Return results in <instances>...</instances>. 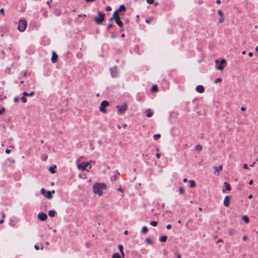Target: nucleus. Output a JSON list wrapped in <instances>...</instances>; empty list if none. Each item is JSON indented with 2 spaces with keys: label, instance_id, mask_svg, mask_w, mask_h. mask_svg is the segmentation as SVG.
I'll use <instances>...</instances> for the list:
<instances>
[{
  "label": "nucleus",
  "instance_id": "nucleus-2",
  "mask_svg": "<svg viewBox=\"0 0 258 258\" xmlns=\"http://www.w3.org/2000/svg\"><path fill=\"white\" fill-rule=\"evenodd\" d=\"M27 26V22L26 20L21 19L19 21L18 29L20 32H24Z\"/></svg>",
  "mask_w": 258,
  "mask_h": 258
},
{
  "label": "nucleus",
  "instance_id": "nucleus-23",
  "mask_svg": "<svg viewBox=\"0 0 258 258\" xmlns=\"http://www.w3.org/2000/svg\"><path fill=\"white\" fill-rule=\"evenodd\" d=\"M242 219L244 221V222L246 223H248L249 222V218L246 216H242L241 217Z\"/></svg>",
  "mask_w": 258,
  "mask_h": 258
},
{
  "label": "nucleus",
  "instance_id": "nucleus-17",
  "mask_svg": "<svg viewBox=\"0 0 258 258\" xmlns=\"http://www.w3.org/2000/svg\"><path fill=\"white\" fill-rule=\"evenodd\" d=\"M56 214V212L53 210H50L48 212V215L50 217H54Z\"/></svg>",
  "mask_w": 258,
  "mask_h": 258
},
{
  "label": "nucleus",
  "instance_id": "nucleus-21",
  "mask_svg": "<svg viewBox=\"0 0 258 258\" xmlns=\"http://www.w3.org/2000/svg\"><path fill=\"white\" fill-rule=\"evenodd\" d=\"M167 239V236H162V237H161L160 238L159 240L160 242H164L166 241Z\"/></svg>",
  "mask_w": 258,
  "mask_h": 258
},
{
  "label": "nucleus",
  "instance_id": "nucleus-15",
  "mask_svg": "<svg viewBox=\"0 0 258 258\" xmlns=\"http://www.w3.org/2000/svg\"><path fill=\"white\" fill-rule=\"evenodd\" d=\"M116 23L118 25L119 27H122L123 25V23L120 20V18H117L115 19Z\"/></svg>",
  "mask_w": 258,
  "mask_h": 258
},
{
  "label": "nucleus",
  "instance_id": "nucleus-18",
  "mask_svg": "<svg viewBox=\"0 0 258 258\" xmlns=\"http://www.w3.org/2000/svg\"><path fill=\"white\" fill-rule=\"evenodd\" d=\"M23 95L24 96H33L34 95V92H31L30 93H28L26 92H24Z\"/></svg>",
  "mask_w": 258,
  "mask_h": 258
},
{
  "label": "nucleus",
  "instance_id": "nucleus-1",
  "mask_svg": "<svg viewBox=\"0 0 258 258\" xmlns=\"http://www.w3.org/2000/svg\"><path fill=\"white\" fill-rule=\"evenodd\" d=\"M107 188L106 185L104 183H96L93 185V189L94 194L101 196L103 192V190Z\"/></svg>",
  "mask_w": 258,
  "mask_h": 258
},
{
  "label": "nucleus",
  "instance_id": "nucleus-40",
  "mask_svg": "<svg viewBox=\"0 0 258 258\" xmlns=\"http://www.w3.org/2000/svg\"><path fill=\"white\" fill-rule=\"evenodd\" d=\"M179 191L180 194H181V195L183 194L184 193V189H183V187H180L179 189Z\"/></svg>",
  "mask_w": 258,
  "mask_h": 258
},
{
  "label": "nucleus",
  "instance_id": "nucleus-22",
  "mask_svg": "<svg viewBox=\"0 0 258 258\" xmlns=\"http://www.w3.org/2000/svg\"><path fill=\"white\" fill-rule=\"evenodd\" d=\"M189 182L190 183V186L191 188L195 187L196 186V183L194 180H189Z\"/></svg>",
  "mask_w": 258,
  "mask_h": 258
},
{
  "label": "nucleus",
  "instance_id": "nucleus-30",
  "mask_svg": "<svg viewBox=\"0 0 258 258\" xmlns=\"http://www.w3.org/2000/svg\"><path fill=\"white\" fill-rule=\"evenodd\" d=\"M161 137L160 134H156L154 135L153 138L155 140H157L158 139H159Z\"/></svg>",
  "mask_w": 258,
  "mask_h": 258
},
{
  "label": "nucleus",
  "instance_id": "nucleus-54",
  "mask_svg": "<svg viewBox=\"0 0 258 258\" xmlns=\"http://www.w3.org/2000/svg\"><path fill=\"white\" fill-rule=\"evenodd\" d=\"M240 109H241V111H245L246 110V108L244 107H241Z\"/></svg>",
  "mask_w": 258,
  "mask_h": 258
},
{
  "label": "nucleus",
  "instance_id": "nucleus-56",
  "mask_svg": "<svg viewBox=\"0 0 258 258\" xmlns=\"http://www.w3.org/2000/svg\"><path fill=\"white\" fill-rule=\"evenodd\" d=\"M248 55L250 56V57H251L252 55H253V53L252 52H250L248 53Z\"/></svg>",
  "mask_w": 258,
  "mask_h": 258
},
{
  "label": "nucleus",
  "instance_id": "nucleus-3",
  "mask_svg": "<svg viewBox=\"0 0 258 258\" xmlns=\"http://www.w3.org/2000/svg\"><path fill=\"white\" fill-rule=\"evenodd\" d=\"M91 167L92 166L90 164V162L85 163L84 164H79L77 165L78 168L82 171H88V168L90 169L91 168Z\"/></svg>",
  "mask_w": 258,
  "mask_h": 258
},
{
  "label": "nucleus",
  "instance_id": "nucleus-42",
  "mask_svg": "<svg viewBox=\"0 0 258 258\" xmlns=\"http://www.w3.org/2000/svg\"><path fill=\"white\" fill-rule=\"evenodd\" d=\"M41 192L42 195H45L46 191L44 188H41Z\"/></svg>",
  "mask_w": 258,
  "mask_h": 258
},
{
  "label": "nucleus",
  "instance_id": "nucleus-64",
  "mask_svg": "<svg viewBox=\"0 0 258 258\" xmlns=\"http://www.w3.org/2000/svg\"><path fill=\"white\" fill-rule=\"evenodd\" d=\"M183 181L184 182H187V179H186V178H184V179H183Z\"/></svg>",
  "mask_w": 258,
  "mask_h": 258
},
{
  "label": "nucleus",
  "instance_id": "nucleus-25",
  "mask_svg": "<svg viewBox=\"0 0 258 258\" xmlns=\"http://www.w3.org/2000/svg\"><path fill=\"white\" fill-rule=\"evenodd\" d=\"M56 166H54L53 167H50L49 168V171L51 173H54L55 172L54 168H56Z\"/></svg>",
  "mask_w": 258,
  "mask_h": 258
},
{
  "label": "nucleus",
  "instance_id": "nucleus-33",
  "mask_svg": "<svg viewBox=\"0 0 258 258\" xmlns=\"http://www.w3.org/2000/svg\"><path fill=\"white\" fill-rule=\"evenodd\" d=\"M158 222L155 221H153L150 222V224L153 226H156L157 225Z\"/></svg>",
  "mask_w": 258,
  "mask_h": 258
},
{
  "label": "nucleus",
  "instance_id": "nucleus-41",
  "mask_svg": "<svg viewBox=\"0 0 258 258\" xmlns=\"http://www.w3.org/2000/svg\"><path fill=\"white\" fill-rule=\"evenodd\" d=\"M19 98L18 97H15L14 98V101L15 103H18L19 102Z\"/></svg>",
  "mask_w": 258,
  "mask_h": 258
},
{
  "label": "nucleus",
  "instance_id": "nucleus-49",
  "mask_svg": "<svg viewBox=\"0 0 258 258\" xmlns=\"http://www.w3.org/2000/svg\"><path fill=\"white\" fill-rule=\"evenodd\" d=\"M243 167L244 169H248V167L247 166V165L246 164H244L243 165Z\"/></svg>",
  "mask_w": 258,
  "mask_h": 258
},
{
  "label": "nucleus",
  "instance_id": "nucleus-46",
  "mask_svg": "<svg viewBox=\"0 0 258 258\" xmlns=\"http://www.w3.org/2000/svg\"><path fill=\"white\" fill-rule=\"evenodd\" d=\"M0 13L2 14V15H4V9H1L0 10Z\"/></svg>",
  "mask_w": 258,
  "mask_h": 258
},
{
  "label": "nucleus",
  "instance_id": "nucleus-9",
  "mask_svg": "<svg viewBox=\"0 0 258 258\" xmlns=\"http://www.w3.org/2000/svg\"><path fill=\"white\" fill-rule=\"evenodd\" d=\"M111 76L112 77H115L117 76V68L114 67L110 69Z\"/></svg>",
  "mask_w": 258,
  "mask_h": 258
},
{
  "label": "nucleus",
  "instance_id": "nucleus-4",
  "mask_svg": "<svg viewBox=\"0 0 258 258\" xmlns=\"http://www.w3.org/2000/svg\"><path fill=\"white\" fill-rule=\"evenodd\" d=\"M116 108H117V112L122 114L127 110V104L126 103H124L123 105H117Z\"/></svg>",
  "mask_w": 258,
  "mask_h": 258
},
{
  "label": "nucleus",
  "instance_id": "nucleus-26",
  "mask_svg": "<svg viewBox=\"0 0 258 258\" xmlns=\"http://www.w3.org/2000/svg\"><path fill=\"white\" fill-rule=\"evenodd\" d=\"M118 248L120 252L121 253L122 255L124 256V254L123 251V246L122 245H118Z\"/></svg>",
  "mask_w": 258,
  "mask_h": 258
},
{
  "label": "nucleus",
  "instance_id": "nucleus-60",
  "mask_svg": "<svg viewBox=\"0 0 258 258\" xmlns=\"http://www.w3.org/2000/svg\"><path fill=\"white\" fill-rule=\"evenodd\" d=\"M177 258H181V255L179 253H177Z\"/></svg>",
  "mask_w": 258,
  "mask_h": 258
},
{
  "label": "nucleus",
  "instance_id": "nucleus-19",
  "mask_svg": "<svg viewBox=\"0 0 258 258\" xmlns=\"http://www.w3.org/2000/svg\"><path fill=\"white\" fill-rule=\"evenodd\" d=\"M109 105V102L107 101L104 100L100 104V106H102L103 107H107Z\"/></svg>",
  "mask_w": 258,
  "mask_h": 258
},
{
  "label": "nucleus",
  "instance_id": "nucleus-6",
  "mask_svg": "<svg viewBox=\"0 0 258 258\" xmlns=\"http://www.w3.org/2000/svg\"><path fill=\"white\" fill-rule=\"evenodd\" d=\"M226 61L225 59H221L220 61V64L219 66H216V69L220 70V71L223 70L224 69V67L223 64H226Z\"/></svg>",
  "mask_w": 258,
  "mask_h": 258
},
{
  "label": "nucleus",
  "instance_id": "nucleus-59",
  "mask_svg": "<svg viewBox=\"0 0 258 258\" xmlns=\"http://www.w3.org/2000/svg\"><path fill=\"white\" fill-rule=\"evenodd\" d=\"M87 2L89 3V2H93L94 1H95V0H85Z\"/></svg>",
  "mask_w": 258,
  "mask_h": 258
},
{
  "label": "nucleus",
  "instance_id": "nucleus-63",
  "mask_svg": "<svg viewBox=\"0 0 258 258\" xmlns=\"http://www.w3.org/2000/svg\"><path fill=\"white\" fill-rule=\"evenodd\" d=\"M127 127V124H123V128H126Z\"/></svg>",
  "mask_w": 258,
  "mask_h": 258
},
{
  "label": "nucleus",
  "instance_id": "nucleus-27",
  "mask_svg": "<svg viewBox=\"0 0 258 258\" xmlns=\"http://www.w3.org/2000/svg\"><path fill=\"white\" fill-rule=\"evenodd\" d=\"M46 198L47 199H51L52 197L51 195V192L50 191H48L47 193V195L45 196Z\"/></svg>",
  "mask_w": 258,
  "mask_h": 258
},
{
  "label": "nucleus",
  "instance_id": "nucleus-57",
  "mask_svg": "<svg viewBox=\"0 0 258 258\" xmlns=\"http://www.w3.org/2000/svg\"><path fill=\"white\" fill-rule=\"evenodd\" d=\"M253 180H250L249 181V184L250 185H251V184H253Z\"/></svg>",
  "mask_w": 258,
  "mask_h": 258
},
{
  "label": "nucleus",
  "instance_id": "nucleus-34",
  "mask_svg": "<svg viewBox=\"0 0 258 258\" xmlns=\"http://www.w3.org/2000/svg\"><path fill=\"white\" fill-rule=\"evenodd\" d=\"M99 110L101 112H105L106 110L105 109V107H103L102 106H100V107L99 108Z\"/></svg>",
  "mask_w": 258,
  "mask_h": 258
},
{
  "label": "nucleus",
  "instance_id": "nucleus-14",
  "mask_svg": "<svg viewBox=\"0 0 258 258\" xmlns=\"http://www.w3.org/2000/svg\"><path fill=\"white\" fill-rule=\"evenodd\" d=\"M57 57L58 56L56 53L55 52L53 51L51 57V60L53 63H55L56 62Z\"/></svg>",
  "mask_w": 258,
  "mask_h": 258
},
{
  "label": "nucleus",
  "instance_id": "nucleus-61",
  "mask_svg": "<svg viewBox=\"0 0 258 258\" xmlns=\"http://www.w3.org/2000/svg\"><path fill=\"white\" fill-rule=\"evenodd\" d=\"M248 198L249 199H251L252 198V195H249L248 197Z\"/></svg>",
  "mask_w": 258,
  "mask_h": 258
},
{
  "label": "nucleus",
  "instance_id": "nucleus-53",
  "mask_svg": "<svg viewBox=\"0 0 258 258\" xmlns=\"http://www.w3.org/2000/svg\"><path fill=\"white\" fill-rule=\"evenodd\" d=\"M156 156L157 157V158H160V153H157L156 154Z\"/></svg>",
  "mask_w": 258,
  "mask_h": 258
},
{
  "label": "nucleus",
  "instance_id": "nucleus-8",
  "mask_svg": "<svg viewBox=\"0 0 258 258\" xmlns=\"http://www.w3.org/2000/svg\"><path fill=\"white\" fill-rule=\"evenodd\" d=\"M231 197L230 196H227L225 197L224 200V205L226 207H228L230 205V200Z\"/></svg>",
  "mask_w": 258,
  "mask_h": 258
},
{
  "label": "nucleus",
  "instance_id": "nucleus-51",
  "mask_svg": "<svg viewBox=\"0 0 258 258\" xmlns=\"http://www.w3.org/2000/svg\"><path fill=\"white\" fill-rule=\"evenodd\" d=\"M34 248H35L36 250H39V246H38L37 245H34Z\"/></svg>",
  "mask_w": 258,
  "mask_h": 258
},
{
  "label": "nucleus",
  "instance_id": "nucleus-55",
  "mask_svg": "<svg viewBox=\"0 0 258 258\" xmlns=\"http://www.w3.org/2000/svg\"><path fill=\"white\" fill-rule=\"evenodd\" d=\"M243 240L244 241H246L247 240V236H244L242 238Z\"/></svg>",
  "mask_w": 258,
  "mask_h": 258
},
{
  "label": "nucleus",
  "instance_id": "nucleus-43",
  "mask_svg": "<svg viewBox=\"0 0 258 258\" xmlns=\"http://www.w3.org/2000/svg\"><path fill=\"white\" fill-rule=\"evenodd\" d=\"M105 10H106V11H111V7H109V6H107V7H106L105 8Z\"/></svg>",
  "mask_w": 258,
  "mask_h": 258
},
{
  "label": "nucleus",
  "instance_id": "nucleus-39",
  "mask_svg": "<svg viewBox=\"0 0 258 258\" xmlns=\"http://www.w3.org/2000/svg\"><path fill=\"white\" fill-rule=\"evenodd\" d=\"M146 241L147 243H148V244H152V242L151 239L150 238H149L146 239Z\"/></svg>",
  "mask_w": 258,
  "mask_h": 258
},
{
  "label": "nucleus",
  "instance_id": "nucleus-28",
  "mask_svg": "<svg viewBox=\"0 0 258 258\" xmlns=\"http://www.w3.org/2000/svg\"><path fill=\"white\" fill-rule=\"evenodd\" d=\"M197 151H201L202 149V146L201 145H197L195 148Z\"/></svg>",
  "mask_w": 258,
  "mask_h": 258
},
{
  "label": "nucleus",
  "instance_id": "nucleus-5",
  "mask_svg": "<svg viewBox=\"0 0 258 258\" xmlns=\"http://www.w3.org/2000/svg\"><path fill=\"white\" fill-rule=\"evenodd\" d=\"M105 17V14L99 12V16L95 18V22L97 24H101L102 22L104 21Z\"/></svg>",
  "mask_w": 258,
  "mask_h": 258
},
{
  "label": "nucleus",
  "instance_id": "nucleus-38",
  "mask_svg": "<svg viewBox=\"0 0 258 258\" xmlns=\"http://www.w3.org/2000/svg\"><path fill=\"white\" fill-rule=\"evenodd\" d=\"M21 100L24 103H26L27 101L26 98L24 96L21 98Z\"/></svg>",
  "mask_w": 258,
  "mask_h": 258
},
{
  "label": "nucleus",
  "instance_id": "nucleus-32",
  "mask_svg": "<svg viewBox=\"0 0 258 258\" xmlns=\"http://www.w3.org/2000/svg\"><path fill=\"white\" fill-rule=\"evenodd\" d=\"M112 258H121V257L119 254L114 253L113 254Z\"/></svg>",
  "mask_w": 258,
  "mask_h": 258
},
{
  "label": "nucleus",
  "instance_id": "nucleus-35",
  "mask_svg": "<svg viewBox=\"0 0 258 258\" xmlns=\"http://www.w3.org/2000/svg\"><path fill=\"white\" fill-rule=\"evenodd\" d=\"M224 17H221L219 19V21H218V23L219 24L223 22H224Z\"/></svg>",
  "mask_w": 258,
  "mask_h": 258
},
{
  "label": "nucleus",
  "instance_id": "nucleus-52",
  "mask_svg": "<svg viewBox=\"0 0 258 258\" xmlns=\"http://www.w3.org/2000/svg\"><path fill=\"white\" fill-rule=\"evenodd\" d=\"M111 27H112V24H109L107 26V29H109L111 28Z\"/></svg>",
  "mask_w": 258,
  "mask_h": 258
},
{
  "label": "nucleus",
  "instance_id": "nucleus-62",
  "mask_svg": "<svg viewBox=\"0 0 258 258\" xmlns=\"http://www.w3.org/2000/svg\"><path fill=\"white\" fill-rule=\"evenodd\" d=\"M1 111H2V113H3L5 111V109L4 107H3L2 108V109H1Z\"/></svg>",
  "mask_w": 258,
  "mask_h": 258
},
{
  "label": "nucleus",
  "instance_id": "nucleus-31",
  "mask_svg": "<svg viewBox=\"0 0 258 258\" xmlns=\"http://www.w3.org/2000/svg\"><path fill=\"white\" fill-rule=\"evenodd\" d=\"M2 215L3 219H1V220H0V224H2V223H4V218H5V217H6L5 214L4 212H3V213H2Z\"/></svg>",
  "mask_w": 258,
  "mask_h": 258
},
{
  "label": "nucleus",
  "instance_id": "nucleus-36",
  "mask_svg": "<svg viewBox=\"0 0 258 258\" xmlns=\"http://www.w3.org/2000/svg\"><path fill=\"white\" fill-rule=\"evenodd\" d=\"M222 81V79L220 78H217L215 80V83H218L219 82H221Z\"/></svg>",
  "mask_w": 258,
  "mask_h": 258
},
{
  "label": "nucleus",
  "instance_id": "nucleus-58",
  "mask_svg": "<svg viewBox=\"0 0 258 258\" xmlns=\"http://www.w3.org/2000/svg\"><path fill=\"white\" fill-rule=\"evenodd\" d=\"M216 3H217V4H218V5H219V4H221V1H220V0H217V1H216Z\"/></svg>",
  "mask_w": 258,
  "mask_h": 258
},
{
  "label": "nucleus",
  "instance_id": "nucleus-48",
  "mask_svg": "<svg viewBox=\"0 0 258 258\" xmlns=\"http://www.w3.org/2000/svg\"><path fill=\"white\" fill-rule=\"evenodd\" d=\"M152 21V19H147L146 20V22L147 23H150Z\"/></svg>",
  "mask_w": 258,
  "mask_h": 258
},
{
  "label": "nucleus",
  "instance_id": "nucleus-20",
  "mask_svg": "<svg viewBox=\"0 0 258 258\" xmlns=\"http://www.w3.org/2000/svg\"><path fill=\"white\" fill-rule=\"evenodd\" d=\"M148 229L146 226H143L141 232L143 234H146L148 232Z\"/></svg>",
  "mask_w": 258,
  "mask_h": 258
},
{
  "label": "nucleus",
  "instance_id": "nucleus-13",
  "mask_svg": "<svg viewBox=\"0 0 258 258\" xmlns=\"http://www.w3.org/2000/svg\"><path fill=\"white\" fill-rule=\"evenodd\" d=\"M118 13H119V11H115L114 12V14L113 15V16H112V17L110 18V21H112L113 20V19H117V18H119V16L118 15Z\"/></svg>",
  "mask_w": 258,
  "mask_h": 258
},
{
  "label": "nucleus",
  "instance_id": "nucleus-45",
  "mask_svg": "<svg viewBox=\"0 0 258 258\" xmlns=\"http://www.w3.org/2000/svg\"><path fill=\"white\" fill-rule=\"evenodd\" d=\"M172 226L170 224H168L166 226V228L168 229V230H170Z\"/></svg>",
  "mask_w": 258,
  "mask_h": 258
},
{
  "label": "nucleus",
  "instance_id": "nucleus-24",
  "mask_svg": "<svg viewBox=\"0 0 258 258\" xmlns=\"http://www.w3.org/2000/svg\"><path fill=\"white\" fill-rule=\"evenodd\" d=\"M117 11H119V12H120V11H125V6L124 5H123L120 6V7L119 8V9Z\"/></svg>",
  "mask_w": 258,
  "mask_h": 258
},
{
  "label": "nucleus",
  "instance_id": "nucleus-12",
  "mask_svg": "<svg viewBox=\"0 0 258 258\" xmlns=\"http://www.w3.org/2000/svg\"><path fill=\"white\" fill-rule=\"evenodd\" d=\"M224 186L225 188L223 189L222 191L223 192H225V190H231V186L230 184L227 183V182H225L224 183Z\"/></svg>",
  "mask_w": 258,
  "mask_h": 258
},
{
  "label": "nucleus",
  "instance_id": "nucleus-16",
  "mask_svg": "<svg viewBox=\"0 0 258 258\" xmlns=\"http://www.w3.org/2000/svg\"><path fill=\"white\" fill-rule=\"evenodd\" d=\"M146 116L148 117H150L153 115V112L150 109H148L146 110Z\"/></svg>",
  "mask_w": 258,
  "mask_h": 258
},
{
  "label": "nucleus",
  "instance_id": "nucleus-50",
  "mask_svg": "<svg viewBox=\"0 0 258 258\" xmlns=\"http://www.w3.org/2000/svg\"><path fill=\"white\" fill-rule=\"evenodd\" d=\"M11 153V150L9 149H7L6 150V153L7 154H10Z\"/></svg>",
  "mask_w": 258,
  "mask_h": 258
},
{
  "label": "nucleus",
  "instance_id": "nucleus-7",
  "mask_svg": "<svg viewBox=\"0 0 258 258\" xmlns=\"http://www.w3.org/2000/svg\"><path fill=\"white\" fill-rule=\"evenodd\" d=\"M38 218L42 221H45L47 218V216L44 213H39L38 215Z\"/></svg>",
  "mask_w": 258,
  "mask_h": 258
},
{
  "label": "nucleus",
  "instance_id": "nucleus-11",
  "mask_svg": "<svg viewBox=\"0 0 258 258\" xmlns=\"http://www.w3.org/2000/svg\"><path fill=\"white\" fill-rule=\"evenodd\" d=\"M196 90L200 93H202L204 92L205 88L202 85H198L196 87Z\"/></svg>",
  "mask_w": 258,
  "mask_h": 258
},
{
  "label": "nucleus",
  "instance_id": "nucleus-44",
  "mask_svg": "<svg viewBox=\"0 0 258 258\" xmlns=\"http://www.w3.org/2000/svg\"><path fill=\"white\" fill-rule=\"evenodd\" d=\"M154 0H147V2L148 4H152L154 3Z\"/></svg>",
  "mask_w": 258,
  "mask_h": 258
},
{
  "label": "nucleus",
  "instance_id": "nucleus-37",
  "mask_svg": "<svg viewBox=\"0 0 258 258\" xmlns=\"http://www.w3.org/2000/svg\"><path fill=\"white\" fill-rule=\"evenodd\" d=\"M218 15H219L220 16V17H224L223 16V12H222V11L221 10H219L218 11Z\"/></svg>",
  "mask_w": 258,
  "mask_h": 258
},
{
  "label": "nucleus",
  "instance_id": "nucleus-29",
  "mask_svg": "<svg viewBox=\"0 0 258 258\" xmlns=\"http://www.w3.org/2000/svg\"><path fill=\"white\" fill-rule=\"evenodd\" d=\"M152 91L153 92L157 91H158V87H157V86L156 85H153V87H152Z\"/></svg>",
  "mask_w": 258,
  "mask_h": 258
},
{
  "label": "nucleus",
  "instance_id": "nucleus-10",
  "mask_svg": "<svg viewBox=\"0 0 258 258\" xmlns=\"http://www.w3.org/2000/svg\"><path fill=\"white\" fill-rule=\"evenodd\" d=\"M213 168L215 169L214 174L218 175L219 172L222 170L223 166H222V165H220L218 167L214 166Z\"/></svg>",
  "mask_w": 258,
  "mask_h": 258
},
{
  "label": "nucleus",
  "instance_id": "nucleus-47",
  "mask_svg": "<svg viewBox=\"0 0 258 258\" xmlns=\"http://www.w3.org/2000/svg\"><path fill=\"white\" fill-rule=\"evenodd\" d=\"M117 190H118V191H119L121 192L122 193H123V190L122 189V188H121V187H118V188H117Z\"/></svg>",
  "mask_w": 258,
  "mask_h": 258
}]
</instances>
